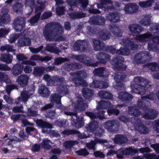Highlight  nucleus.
<instances>
[{
	"label": "nucleus",
	"instance_id": "obj_1",
	"mask_svg": "<svg viewBox=\"0 0 159 159\" xmlns=\"http://www.w3.org/2000/svg\"><path fill=\"white\" fill-rule=\"evenodd\" d=\"M64 29L58 23L54 22L47 24L43 29V33L47 41H64L65 39L61 36L64 32Z\"/></svg>",
	"mask_w": 159,
	"mask_h": 159
},
{
	"label": "nucleus",
	"instance_id": "obj_2",
	"mask_svg": "<svg viewBox=\"0 0 159 159\" xmlns=\"http://www.w3.org/2000/svg\"><path fill=\"white\" fill-rule=\"evenodd\" d=\"M70 75L73 76L72 81L76 86L86 87L88 85L87 82L82 79L85 78L87 76L86 73L84 70L77 71L76 73H70Z\"/></svg>",
	"mask_w": 159,
	"mask_h": 159
},
{
	"label": "nucleus",
	"instance_id": "obj_3",
	"mask_svg": "<svg viewBox=\"0 0 159 159\" xmlns=\"http://www.w3.org/2000/svg\"><path fill=\"white\" fill-rule=\"evenodd\" d=\"M104 126L105 128L108 131L111 132H115L119 130L120 123L117 120L113 119L105 122Z\"/></svg>",
	"mask_w": 159,
	"mask_h": 159
},
{
	"label": "nucleus",
	"instance_id": "obj_4",
	"mask_svg": "<svg viewBox=\"0 0 159 159\" xmlns=\"http://www.w3.org/2000/svg\"><path fill=\"white\" fill-rule=\"evenodd\" d=\"M76 103L75 106V109L78 111H83L88 107V103L83 100L81 96L79 94H76Z\"/></svg>",
	"mask_w": 159,
	"mask_h": 159
},
{
	"label": "nucleus",
	"instance_id": "obj_5",
	"mask_svg": "<svg viewBox=\"0 0 159 159\" xmlns=\"http://www.w3.org/2000/svg\"><path fill=\"white\" fill-rule=\"evenodd\" d=\"M89 45V43L88 40H79L75 43L73 48L75 51L84 52L88 48Z\"/></svg>",
	"mask_w": 159,
	"mask_h": 159
},
{
	"label": "nucleus",
	"instance_id": "obj_6",
	"mask_svg": "<svg viewBox=\"0 0 159 159\" xmlns=\"http://www.w3.org/2000/svg\"><path fill=\"white\" fill-rule=\"evenodd\" d=\"M147 52H142L136 54L134 58V62L137 63H143L152 58L151 55Z\"/></svg>",
	"mask_w": 159,
	"mask_h": 159
},
{
	"label": "nucleus",
	"instance_id": "obj_7",
	"mask_svg": "<svg viewBox=\"0 0 159 159\" xmlns=\"http://www.w3.org/2000/svg\"><path fill=\"white\" fill-rule=\"evenodd\" d=\"M124 61L123 57L120 56H116L113 58L111 61V63L113 66V68L125 69L127 68V66L122 64Z\"/></svg>",
	"mask_w": 159,
	"mask_h": 159
},
{
	"label": "nucleus",
	"instance_id": "obj_8",
	"mask_svg": "<svg viewBox=\"0 0 159 159\" xmlns=\"http://www.w3.org/2000/svg\"><path fill=\"white\" fill-rule=\"evenodd\" d=\"M25 18L19 16L16 18L13 22V28L16 31H20L25 27Z\"/></svg>",
	"mask_w": 159,
	"mask_h": 159
},
{
	"label": "nucleus",
	"instance_id": "obj_9",
	"mask_svg": "<svg viewBox=\"0 0 159 159\" xmlns=\"http://www.w3.org/2000/svg\"><path fill=\"white\" fill-rule=\"evenodd\" d=\"M139 6L135 3H127L124 8L126 14H134L136 13L138 11Z\"/></svg>",
	"mask_w": 159,
	"mask_h": 159
},
{
	"label": "nucleus",
	"instance_id": "obj_10",
	"mask_svg": "<svg viewBox=\"0 0 159 159\" xmlns=\"http://www.w3.org/2000/svg\"><path fill=\"white\" fill-rule=\"evenodd\" d=\"M108 143L106 139H102L97 138H95L94 140L91 141L90 142L87 143L86 146L89 150L92 149L94 151L96 149L95 146L97 143L103 144Z\"/></svg>",
	"mask_w": 159,
	"mask_h": 159
},
{
	"label": "nucleus",
	"instance_id": "obj_11",
	"mask_svg": "<svg viewBox=\"0 0 159 159\" xmlns=\"http://www.w3.org/2000/svg\"><path fill=\"white\" fill-rule=\"evenodd\" d=\"M93 49L96 51L103 50L105 48V44L102 41L98 39H92Z\"/></svg>",
	"mask_w": 159,
	"mask_h": 159
},
{
	"label": "nucleus",
	"instance_id": "obj_12",
	"mask_svg": "<svg viewBox=\"0 0 159 159\" xmlns=\"http://www.w3.org/2000/svg\"><path fill=\"white\" fill-rule=\"evenodd\" d=\"M64 113L68 116L74 115L76 118L77 122H75V126L76 128H80L84 125V119L83 117H79L77 116V114L76 112H71L65 111Z\"/></svg>",
	"mask_w": 159,
	"mask_h": 159
},
{
	"label": "nucleus",
	"instance_id": "obj_13",
	"mask_svg": "<svg viewBox=\"0 0 159 159\" xmlns=\"http://www.w3.org/2000/svg\"><path fill=\"white\" fill-rule=\"evenodd\" d=\"M153 35L149 32L139 35L136 37V39L140 42H146L153 38Z\"/></svg>",
	"mask_w": 159,
	"mask_h": 159
},
{
	"label": "nucleus",
	"instance_id": "obj_14",
	"mask_svg": "<svg viewBox=\"0 0 159 159\" xmlns=\"http://www.w3.org/2000/svg\"><path fill=\"white\" fill-rule=\"evenodd\" d=\"M157 112L155 110L149 109L147 112L142 114V116L146 119L153 120L156 118L157 115Z\"/></svg>",
	"mask_w": 159,
	"mask_h": 159
},
{
	"label": "nucleus",
	"instance_id": "obj_15",
	"mask_svg": "<svg viewBox=\"0 0 159 159\" xmlns=\"http://www.w3.org/2000/svg\"><path fill=\"white\" fill-rule=\"evenodd\" d=\"M49 82L52 85L57 86L66 83L65 79L62 77L54 76L50 79Z\"/></svg>",
	"mask_w": 159,
	"mask_h": 159
},
{
	"label": "nucleus",
	"instance_id": "obj_16",
	"mask_svg": "<svg viewBox=\"0 0 159 159\" xmlns=\"http://www.w3.org/2000/svg\"><path fill=\"white\" fill-rule=\"evenodd\" d=\"M115 143L119 144L126 143L128 141L127 137L122 134H116L113 139Z\"/></svg>",
	"mask_w": 159,
	"mask_h": 159
},
{
	"label": "nucleus",
	"instance_id": "obj_17",
	"mask_svg": "<svg viewBox=\"0 0 159 159\" xmlns=\"http://www.w3.org/2000/svg\"><path fill=\"white\" fill-rule=\"evenodd\" d=\"M97 57L101 63H105L110 60L111 56L109 54L105 52H101L97 54Z\"/></svg>",
	"mask_w": 159,
	"mask_h": 159
},
{
	"label": "nucleus",
	"instance_id": "obj_18",
	"mask_svg": "<svg viewBox=\"0 0 159 159\" xmlns=\"http://www.w3.org/2000/svg\"><path fill=\"white\" fill-rule=\"evenodd\" d=\"M29 78L26 75H21L18 77L16 82L21 87L26 86L28 83Z\"/></svg>",
	"mask_w": 159,
	"mask_h": 159
},
{
	"label": "nucleus",
	"instance_id": "obj_19",
	"mask_svg": "<svg viewBox=\"0 0 159 159\" xmlns=\"http://www.w3.org/2000/svg\"><path fill=\"white\" fill-rule=\"evenodd\" d=\"M128 28L132 33H134L139 34L143 30V29L138 24H130L129 25Z\"/></svg>",
	"mask_w": 159,
	"mask_h": 159
},
{
	"label": "nucleus",
	"instance_id": "obj_20",
	"mask_svg": "<svg viewBox=\"0 0 159 159\" xmlns=\"http://www.w3.org/2000/svg\"><path fill=\"white\" fill-rule=\"evenodd\" d=\"M120 17L119 14L117 12L110 13L106 16L108 20L114 23H116L120 21Z\"/></svg>",
	"mask_w": 159,
	"mask_h": 159
},
{
	"label": "nucleus",
	"instance_id": "obj_21",
	"mask_svg": "<svg viewBox=\"0 0 159 159\" xmlns=\"http://www.w3.org/2000/svg\"><path fill=\"white\" fill-rule=\"evenodd\" d=\"M99 127L98 123L96 120L91 121L86 126L87 131L91 132H93L97 129Z\"/></svg>",
	"mask_w": 159,
	"mask_h": 159
},
{
	"label": "nucleus",
	"instance_id": "obj_22",
	"mask_svg": "<svg viewBox=\"0 0 159 159\" xmlns=\"http://www.w3.org/2000/svg\"><path fill=\"white\" fill-rule=\"evenodd\" d=\"M146 86L133 84L131 85V87L135 92L139 94L143 95L146 92L145 89Z\"/></svg>",
	"mask_w": 159,
	"mask_h": 159
},
{
	"label": "nucleus",
	"instance_id": "obj_23",
	"mask_svg": "<svg viewBox=\"0 0 159 159\" xmlns=\"http://www.w3.org/2000/svg\"><path fill=\"white\" fill-rule=\"evenodd\" d=\"M19 39L18 41V44L19 46L22 47L25 46H29L31 44V40L28 38H25L24 36Z\"/></svg>",
	"mask_w": 159,
	"mask_h": 159
},
{
	"label": "nucleus",
	"instance_id": "obj_24",
	"mask_svg": "<svg viewBox=\"0 0 159 159\" xmlns=\"http://www.w3.org/2000/svg\"><path fill=\"white\" fill-rule=\"evenodd\" d=\"M36 124L42 128H52V125L48 122L41 119H37L35 121Z\"/></svg>",
	"mask_w": 159,
	"mask_h": 159
},
{
	"label": "nucleus",
	"instance_id": "obj_25",
	"mask_svg": "<svg viewBox=\"0 0 159 159\" xmlns=\"http://www.w3.org/2000/svg\"><path fill=\"white\" fill-rule=\"evenodd\" d=\"M112 107V105L109 101H102L98 103L97 109H105L111 108Z\"/></svg>",
	"mask_w": 159,
	"mask_h": 159
},
{
	"label": "nucleus",
	"instance_id": "obj_26",
	"mask_svg": "<svg viewBox=\"0 0 159 159\" xmlns=\"http://www.w3.org/2000/svg\"><path fill=\"white\" fill-rule=\"evenodd\" d=\"M133 98L132 95L126 92H121L118 96L119 98L125 102L130 101Z\"/></svg>",
	"mask_w": 159,
	"mask_h": 159
},
{
	"label": "nucleus",
	"instance_id": "obj_27",
	"mask_svg": "<svg viewBox=\"0 0 159 159\" xmlns=\"http://www.w3.org/2000/svg\"><path fill=\"white\" fill-rule=\"evenodd\" d=\"M45 50L50 52H54L57 54H59L60 52L59 49L57 48L55 44H48L46 45Z\"/></svg>",
	"mask_w": 159,
	"mask_h": 159
},
{
	"label": "nucleus",
	"instance_id": "obj_28",
	"mask_svg": "<svg viewBox=\"0 0 159 159\" xmlns=\"http://www.w3.org/2000/svg\"><path fill=\"white\" fill-rule=\"evenodd\" d=\"M128 113L130 115L139 116L141 113L136 106H130L128 107Z\"/></svg>",
	"mask_w": 159,
	"mask_h": 159
},
{
	"label": "nucleus",
	"instance_id": "obj_29",
	"mask_svg": "<svg viewBox=\"0 0 159 159\" xmlns=\"http://www.w3.org/2000/svg\"><path fill=\"white\" fill-rule=\"evenodd\" d=\"M134 81L136 83L135 84L137 85H147L150 83L148 80L141 77H135Z\"/></svg>",
	"mask_w": 159,
	"mask_h": 159
},
{
	"label": "nucleus",
	"instance_id": "obj_30",
	"mask_svg": "<svg viewBox=\"0 0 159 159\" xmlns=\"http://www.w3.org/2000/svg\"><path fill=\"white\" fill-rule=\"evenodd\" d=\"M50 143H53L50 140L47 139H44L43 140L42 142L40 144L41 146L44 149L49 150L52 148V146L50 145Z\"/></svg>",
	"mask_w": 159,
	"mask_h": 159
},
{
	"label": "nucleus",
	"instance_id": "obj_31",
	"mask_svg": "<svg viewBox=\"0 0 159 159\" xmlns=\"http://www.w3.org/2000/svg\"><path fill=\"white\" fill-rule=\"evenodd\" d=\"M121 71L122 70H119V71L115 73L114 79L116 82H121L126 78V75Z\"/></svg>",
	"mask_w": 159,
	"mask_h": 159
},
{
	"label": "nucleus",
	"instance_id": "obj_32",
	"mask_svg": "<svg viewBox=\"0 0 159 159\" xmlns=\"http://www.w3.org/2000/svg\"><path fill=\"white\" fill-rule=\"evenodd\" d=\"M99 37L101 40H105L109 39L111 36L110 33L106 30L100 31L99 33Z\"/></svg>",
	"mask_w": 159,
	"mask_h": 159
},
{
	"label": "nucleus",
	"instance_id": "obj_33",
	"mask_svg": "<svg viewBox=\"0 0 159 159\" xmlns=\"http://www.w3.org/2000/svg\"><path fill=\"white\" fill-rule=\"evenodd\" d=\"M98 96L101 98L111 99L113 97L112 95L109 92L102 90L98 93Z\"/></svg>",
	"mask_w": 159,
	"mask_h": 159
},
{
	"label": "nucleus",
	"instance_id": "obj_34",
	"mask_svg": "<svg viewBox=\"0 0 159 159\" xmlns=\"http://www.w3.org/2000/svg\"><path fill=\"white\" fill-rule=\"evenodd\" d=\"M38 92L43 97H48L50 95V92L48 89L47 87L43 85L39 87Z\"/></svg>",
	"mask_w": 159,
	"mask_h": 159
},
{
	"label": "nucleus",
	"instance_id": "obj_35",
	"mask_svg": "<svg viewBox=\"0 0 159 159\" xmlns=\"http://www.w3.org/2000/svg\"><path fill=\"white\" fill-rule=\"evenodd\" d=\"M83 96L86 98L88 99L93 96L94 93L93 90L88 88H83L82 90Z\"/></svg>",
	"mask_w": 159,
	"mask_h": 159
},
{
	"label": "nucleus",
	"instance_id": "obj_36",
	"mask_svg": "<svg viewBox=\"0 0 159 159\" xmlns=\"http://www.w3.org/2000/svg\"><path fill=\"white\" fill-rule=\"evenodd\" d=\"M144 18L140 21L141 24L145 26H148L152 24V21L151 16L148 15H145L144 16Z\"/></svg>",
	"mask_w": 159,
	"mask_h": 159
},
{
	"label": "nucleus",
	"instance_id": "obj_37",
	"mask_svg": "<svg viewBox=\"0 0 159 159\" xmlns=\"http://www.w3.org/2000/svg\"><path fill=\"white\" fill-rule=\"evenodd\" d=\"M123 45L125 46V47H121L119 50H117V52L118 54L122 55H127L130 54V50L127 48V45H125L124 43Z\"/></svg>",
	"mask_w": 159,
	"mask_h": 159
},
{
	"label": "nucleus",
	"instance_id": "obj_38",
	"mask_svg": "<svg viewBox=\"0 0 159 159\" xmlns=\"http://www.w3.org/2000/svg\"><path fill=\"white\" fill-rule=\"evenodd\" d=\"M109 30L115 35L119 37L122 36L121 31L117 26H110Z\"/></svg>",
	"mask_w": 159,
	"mask_h": 159
},
{
	"label": "nucleus",
	"instance_id": "obj_39",
	"mask_svg": "<svg viewBox=\"0 0 159 159\" xmlns=\"http://www.w3.org/2000/svg\"><path fill=\"white\" fill-rule=\"evenodd\" d=\"M143 68L149 70H159V64L155 62H151L144 65Z\"/></svg>",
	"mask_w": 159,
	"mask_h": 159
},
{
	"label": "nucleus",
	"instance_id": "obj_40",
	"mask_svg": "<svg viewBox=\"0 0 159 159\" xmlns=\"http://www.w3.org/2000/svg\"><path fill=\"white\" fill-rule=\"evenodd\" d=\"M37 3L39 6L37 7L35 9L36 12H41L44 9L45 6L46 1L41 0H37L36 1Z\"/></svg>",
	"mask_w": 159,
	"mask_h": 159
},
{
	"label": "nucleus",
	"instance_id": "obj_41",
	"mask_svg": "<svg viewBox=\"0 0 159 159\" xmlns=\"http://www.w3.org/2000/svg\"><path fill=\"white\" fill-rule=\"evenodd\" d=\"M35 13H36V14L28 20V22L32 25H33L34 23L38 22L41 14V12H35Z\"/></svg>",
	"mask_w": 159,
	"mask_h": 159
},
{
	"label": "nucleus",
	"instance_id": "obj_42",
	"mask_svg": "<svg viewBox=\"0 0 159 159\" xmlns=\"http://www.w3.org/2000/svg\"><path fill=\"white\" fill-rule=\"evenodd\" d=\"M21 97L18 98V100L19 101L20 100L24 102H26L30 97L28 92L25 90H23L21 93Z\"/></svg>",
	"mask_w": 159,
	"mask_h": 159
},
{
	"label": "nucleus",
	"instance_id": "obj_43",
	"mask_svg": "<svg viewBox=\"0 0 159 159\" xmlns=\"http://www.w3.org/2000/svg\"><path fill=\"white\" fill-rule=\"evenodd\" d=\"M65 68L69 69L71 68L75 69H80L82 68V65L78 63H74L70 64H66L64 65Z\"/></svg>",
	"mask_w": 159,
	"mask_h": 159
},
{
	"label": "nucleus",
	"instance_id": "obj_44",
	"mask_svg": "<svg viewBox=\"0 0 159 159\" xmlns=\"http://www.w3.org/2000/svg\"><path fill=\"white\" fill-rule=\"evenodd\" d=\"M79 142L77 141H67L65 142L63 146L66 149H71L73 146L78 144Z\"/></svg>",
	"mask_w": 159,
	"mask_h": 159
},
{
	"label": "nucleus",
	"instance_id": "obj_45",
	"mask_svg": "<svg viewBox=\"0 0 159 159\" xmlns=\"http://www.w3.org/2000/svg\"><path fill=\"white\" fill-rule=\"evenodd\" d=\"M138 150L135 148H132L131 147L126 148L124 151H122V153L125 155H134L138 152Z\"/></svg>",
	"mask_w": 159,
	"mask_h": 159
},
{
	"label": "nucleus",
	"instance_id": "obj_46",
	"mask_svg": "<svg viewBox=\"0 0 159 159\" xmlns=\"http://www.w3.org/2000/svg\"><path fill=\"white\" fill-rule=\"evenodd\" d=\"M61 97L57 93L53 94L50 97L51 101L52 102H55L56 104L61 102Z\"/></svg>",
	"mask_w": 159,
	"mask_h": 159
},
{
	"label": "nucleus",
	"instance_id": "obj_47",
	"mask_svg": "<svg viewBox=\"0 0 159 159\" xmlns=\"http://www.w3.org/2000/svg\"><path fill=\"white\" fill-rule=\"evenodd\" d=\"M57 91L60 93L66 94L68 93V89L66 86L63 84H60L57 88Z\"/></svg>",
	"mask_w": 159,
	"mask_h": 159
},
{
	"label": "nucleus",
	"instance_id": "obj_48",
	"mask_svg": "<svg viewBox=\"0 0 159 159\" xmlns=\"http://www.w3.org/2000/svg\"><path fill=\"white\" fill-rule=\"evenodd\" d=\"M70 60L67 57H57L54 59V64L55 65H59L63 63L69 61Z\"/></svg>",
	"mask_w": 159,
	"mask_h": 159
},
{
	"label": "nucleus",
	"instance_id": "obj_49",
	"mask_svg": "<svg viewBox=\"0 0 159 159\" xmlns=\"http://www.w3.org/2000/svg\"><path fill=\"white\" fill-rule=\"evenodd\" d=\"M0 60L7 63H11L12 60L9 55L3 54L0 57Z\"/></svg>",
	"mask_w": 159,
	"mask_h": 159
},
{
	"label": "nucleus",
	"instance_id": "obj_50",
	"mask_svg": "<svg viewBox=\"0 0 159 159\" xmlns=\"http://www.w3.org/2000/svg\"><path fill=\"white\" fill-rule=\"evenodd\" d=\"M123 43L125 45H127L128 47L130 46L131 49L133 50H135L137 48L136 45L129 39L123 40Z\"/></svg>",
	"mask_w": 159,
	"mask_h": 159
},
{
	"label": "nucleus",
	"instance_id": "obj_51",
	"mask_svg": "<svg viewBox=\"0 0 159 159\" xmlns=\"http://www.w3.org/2000/svg\"><path fill=\"white\" fill-rule=\"evenodd\" d=\"M153 2V0H149L146 1L140 2H139V4L141 7H147L151 6Z\"/></svg>",
	"mask_w": 159,
	"mask_h": 159
},
{
	"label": "nucleus",
	"instance_id": "obj_52",
	"mask_svg": "<svg viewBox=\"0 0 159 159\" xmlns=\"http://www.w3.org/2000/svg\"><path fill=\"white\" fill-rule=\"evenodd\" d=\"M22 63L23 64H27L28 65L25 66L24 70H31L32 68H31L30 65L32 66H34L36 65V63L34 61H31L30 60H26L25 61H23Z\"/></svg>",
	"mask_w": 159,
	"mask_h": 159
},
{
	"label": "nucleus",
	"instance_id": "obj_53",
	"mask_svg": "<svg viewBox=\"0 0 159 159\" xmlns=\"http://www.w3.org/2000/svg\"><path fill=\"white\" fill-rule=\"evenodd\" d=\"M63 134L69 135L70 134H80V131L75 130H65L62 132Z\"/></svg>",
	"mask_w": 159,
	"mask_h": 159
},
{
	"label": "nucleus",
	"instance_id": "obj_54",
	"mask_svg": "<svg viewBox=\"0 0 159 159\" xmlns=\"http://www.w3.org/2000/svg\"><path fill=\"white\" fill-rule=\"evenodd\" d=\"M100 3L97 4V5L98 8H103V5H106L108 4H111L112 5V1L111 0H100Z\"/></svg>",
	"mask_w": 159,
	"mask_h": 159
},
{
	"label": "nucleus",
	"instance_id": "obj_55",
	"mask_svg": "<svg viewBox=\"0 0 159 159\" xmlns=\"http://www.w3.org/2000/svg\"><path fill=\"white\" fill-rule=\"evenodd\" d=\"M147 102V100L144 97H142L140 99H139L138 101V105L139 107L144 108L146 106V102Z\"/></svg>",
	"mask_w": 159,
	"mask_h": 159
},
{
	"label": "nucleus",
	"instance_id": "obj_56",
	"mask_svg": "<svg viewBox=\"0 0 159 159\" xmlns=\"http://www.w3.org/2000/svg\"><path fill=\"white\" fill-rule=\"evenodd\" d=\"M75 153L79 155L86 156L88 155L89 153L87 149L84 148L75 151Z\"/></svg>",
	"mask_w": 159,
	"mask_h": 159
},
{
	"label": "nucleus",
	"instance_id": "obj_57",
	"mask_svg": "<svg viewBox=\"0 0 159 159\" xmlns=\"http://www.w3.org/2000/svg\"><path fill=\"white\" fill-rule=\"evenodd\" d=\"M25 4L26 6L30 7L31 12L33 11L34 6L35 5V0H25Z\"/></svg>",
	"mask_w": 159,
	"mask_h": 159
},
{
	"label": "nucleus",
	"instance_id": "obj_58",
	"mask_svg": "<svg viewBox=\"0 0 159 159\" xmlns=\"http://www.w3.org/2000/svg\"><path fill=\"white\" fill-rule=\"evenodd\" d=\"M113 87L119 90H124L125 89L124 84L120 82H116L115 84H114Z\"/></svg>",
	"mask_w": 159,
	"mask_h": 159
},
{
	"label": "nucleus",
	"instance_id": "obj_59",
	"mask_svg": "<svg viewBox=\"0 0 159 159\" xmlns=\"http://www.w3.org/2000/svg\"><path fill=\"white\" fill-rule=\"evenodd\" d=\"M10 20L9 15H4L2 16L0 19V22L2 23L6 24L8 23Z\"/></svg>",
	"mask_w": 159,
	"mask_h": 159
},
{
	"label": "nucleus",
	"instance_id": "obj_60",
	"mask_svg": "<svg viewBox=\"0 0 159 159\" xmlns=\"http://www.w3.org/2000/svg\"><path fill=\"white\" fill-rule=\"evenodd\" d=\"M14 89H18L17 86L15 85L12 84L11 85H7L6 87V90L7 93V95H10L11 91Z\"/></svg>",
	"mask_w": 159,
	"mask_h": 159
},
{
	"label": "nucleus",
	"instance_id": "obj_61",
	"mask_svg": "<svg viewBox=\"0 0 159 159\" xmlns=\"http://www.w3.org/2000/svg\"><path fill=\"white\" fill-rule=\"evenodd\" d=\"M23 5L20 3H17L15 4L13 6V9L16 12H20L22 11Z\"/></svg>",
	"mask_w": 159,
	"mask_h": 159
},
{
	"label": "nucleus",
	"instance_id": "obj_62",
	"mask_svg": "<svg viewBox=\"0 0 159 159\" xmlns=\"http://www.w3.org/2000/svg\"><path fill=\"white\" fill-rule=\"evenodd\" d=\"M138 130L139 133L141 134H146L149 131L148 129L143 125L139 126L138 128Z\"/></svg>",
	"mask_w": 159,
	"mask_h": 159
},
{
	"label": "nucleus",
	"instance_id": "obj_63",
	"mask_svg": "<svg viewBox=\"0 0 159 159\" xmlns=\"http://www.w3.org/2000/svg\"><path fill=\"white\" fill-rule=\"evenodd\" d=\"M144 157L148 159H159V155L154 154H144Z\"/></svg>",
	"mask_w": 159,
	"mask_h": 159
},
{
	"label": "nucleus",
	"instance_id": "obj_64",
	"mask_svg": "<svg viewBox=\"0 0 159 159\" xmlns=\"http://www.w3.org/2000/svg\"><path fill=\"white\" fill-rule=\"evenodd\" d=\"M150 30L154 33L159 34V24L152 25L151 26Z\"/></svg>",
	"mask_w": 159,
	"mask_h": 159
}]
</instances>
